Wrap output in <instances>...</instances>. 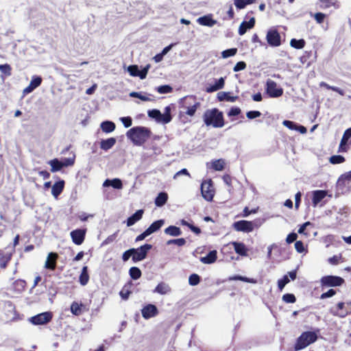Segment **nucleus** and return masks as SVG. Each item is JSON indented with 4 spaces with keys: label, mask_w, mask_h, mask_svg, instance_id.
<instances>
[{
    "label": "nucleus",
    "mask_w": 351,
    "mask_h": 351,
    "mask_svg": "<svg viewBox=\"0 0 351 351\" xmlns=\"http://www.w3.org/2000/svg\"><path fill=\"white\" fill-rule=\"evenodd\" d=\"M200 106V102L197 100V97L195 95H188L183 97L180 101V107L183 110L180 112V119L184 123H186L185 116L193 117Z\"/></svg>",
    "instance_id": "nucleus-1"
},
{
    "label": "nucleus",
    "mask_w": 351,
    "mask_h": 351,
    "mask_svg": "<svg viewBox=\"0 0 351 351\" xmlns=\"http://www.w3.org/2000/svg\"><path fill=\"white\" fill-rule=\"evenodd\" d=\"M151 135L149 128L142 126L134 127L127 132L128 137L134 145L141 146L143 145Z\"/></svg>",
    "instance_id": "nucleus-2"
},
{
    "label": "nucleus",
    "mask_w": 351,
    "mask_h": 351,
    "mask_svg": "<svg viewBox=\"0 0 351 351\" xmlns=\"http://www.w3.org/2000/svg\"><path fill=\"white\" fill-rule=\"evenodd\" d=\"M203 119L207 126L212 125L213 128H222L225 124L223 112L217 108L206 110Z\"/></svg>",
    "instance_id": "nucleus-3"
},
{
    "label": "nucleus",
    "mask_w": 351,
    "mask_h": 351,
    "mask_svg": "<svg viewBox=\"0 0 351 351\" xmlns=\"http://www.w3.org/2000/svg\"><path fill=\"white\" fill-rule=\"evenodd\" d=\"M330 313L339 318H345L351 315V301L339 302L330 307Z\"/></svg>",
    "instance_id": "nucleus-4"
},
{
    "label": "nucleus",
    "mask_w": 351,
    "mask_h": 351,
    "mask_svg": "<svg viewBox=\"0 0 351 351\" xmlns=\"http://www.w3.org/2000/svg\"><path fill=\"white\" fill-rule=\"evenodd\" d=\"M317 339V336L315 332L306 331L302 332L297 339L294 348L300 350L307 347L311 343H314Z\"/></svg>",
    "instance_id": "nucleus-5"
},
{
    "label": "nucleus",
    "mask_w": 351,
    "mask_h": 351,
    "mask_svg": "<svg viewBox=\"0 0 351 351\" xmlns=\"http://www.w3.org/2000/svg\"><path fill=\"white\" fill-rule=\"evenodd\" d=\"M345 282L343 278L337 276H324L320 280L322 287H340Z\"/></svg>",
    "instance_id": "nucleus-6"
},
{
    "label": "nucleus",
    "mask_w": 351,
    "mask_h": 351,
    "mask_svg": "<svg viewBox=\"0 0 351 351\" xmlns=\"http://www.w3.org/2000/svg\"><path fill=\"white\" fill-rule=\"evenodd\" d=\"M201 193L202 197L206 201H212L215 195V189L213 186V181L209 179L204 180L201 184Z\"/></svg>",
    "instance_id": "nucleus-7"
},
{
    "label": "nucleus",
    "mask_w": 351,
    "mask_h": 351,
    "mask_svg": "<svg viewBox=\"0 0 351 351\" xmlns=\"http://www.w3.org/2000/svg\"><path fill=\"white\" fill-rule=\"evenodd\" d=\"M258 225H256L254 221H246V220H240L238 221H235L233 223V228L234 230L239 232H251L254 230L255 227H258Z\"/></svg>",
    "instance_id": "nucleus-8"
},
{
    "label": "nucleus",
    "mask_w": 351,
    "mask_h": 351,
    "mask_svg": "<svg viewBox=\"0 0 351 351\" xmlns=\"http://www.w3.org/2000/svg\"><path fill=\"white\" fill-rule=\"evenodd\" d=\"M268 45L273 47H279L282 44L281 36L275 28L270 29L266 35Z\"/></svg>",
    "instance_id": "nucleus-9"
},
{
    "label": "nucleus",
    "mask_w": 351,
    "mask_h": 351,
    "mask_svg": "<svg viewBox=\"0 0 351 351\" xmlns=\"http://www.w3.org/2000/svg\"><path fill=\"white\" fill-rule=\"evenodd\" d=\"M266 92L270 97H279L283 94V89L279 87L276 82L267 80L266 82Z\"/></svg>",
    "instance_id": "nucleus-10"
},
{
    "label": "nucleus",
    "mask_w": 351,
    "mask_h": 351,
    "mask_svg": "<svg viewBox=\"0 0 351 351\" xmlns=\"http://www.w3.org/2000/svg\"><path fill=\"white\" fill-rule=\"evenodd\" d=\"M152 247V245L151 244L146 243L137 249L134 248V252L132 253V261L136 263L145 259Z\"/></svg>",
    "instance_id": "nucleus-11"
},
{
    "label": "nucleus",
    "mask_w": 351,
    "mask_h": 351,
    "mask_svg": "<svg viewBox=\"0 0 351 351\" xmlns=\"http://www.w3.org/2000/svg\"><path fill=\"white\" fill-rule=\"evenodd\" d=\"M52 317L51 312H44L32 317L31 322L34 325H43L51 322Z\"/></svg>",
    "instance_id": "nucleus-12"
},
{
    "label": "nucleus",
    "mask_w": 351,
    "mask_h": 351,
    "mask_svg": "<svg viewBox=\"0 0 351 351\" xmlns=\"http://www.w3.org/2000/svg\"><path fill=\"white\" fill-rule=\"evenodd\" d=\"M86 229H75L71 232L70 236L73 243L77 245L82 244L85 240Z\"/></svg>",
    "instance_id": "nucleus-13"
},
{
    "label": "nucleus",
    "mask_w": 351,
    "mask_h": 351,
    "mask_svg": "<svg viewBox=\"0 0 351 351\" xmlns=\"http://www.w3.org/2000/svg\"><path fill=\"white\" fill-rule=\"evenodd\" d=\"M141 313L143 318L147 319L157 315L158 311L154 304H149L142 308Z\"/></svg>",
    "instance_id": "nucleus-14"
},
{
    "label": "nucleus",
    "mask_w": 351,
    "mask_h": 351,
    "mask_svg": "<svg viewBox=\"0 0 351 351\" xmlns=\"http://www.w3.org/2000/svg\"><path fill=\"white\" fill-rule=\"evenodd\" d=\"M70 310L73 315L79 316L84 312L86 311L88 309H86V306L82 302L79 303L74 301L71 304Z\"/></svg>",
    "instance_id": "nucleus-15"
},
{
    "label": "nucleus",
    "mask_w": 351,
    "mask_h": 351,
    "mask_svg": "<svg viewBox=\"0 0 351 351\" xmlns=\"http://www.w3.org/2000/svg\"><path fill=\"white\" fill-rule=\"evenodd\" d=\"M256 20L254 17L250 18L248 21H243L239 27V34L242 36L246 33L247 29L253 28L255 25Z\"/></svg>",
    "instance_id": "nucleus-16"
},
{
    "label": "nucleus",
    "mask_w": 351,
    "mask_h": 351,
    "mask_svg": "<svg viewBox=\"0 0 351 351\" xmlns=\"http://www.w3.org/2000/svg\"><path fill=\"white\" fill-rule=\"evenodd\" d=\"M230 244L234 247V250L237 254L241 256H247L248 249L245 243L242 242L232 241Z\"/></svg>",
    "instance_id": "nucleus-17"
},
{
    "label": "nucleus",
    "mask_w": 351,
    "mask_h": 351,
    "mask_svg": "<svg viewBox=\"0 0 351 351\" xmlns=\"http://www.w3.org/2000/svg\"><path fill=\"white\" fill-rule=\"evenodd\" d=\"M58 258V254H56L55 252H50L48 254L47 258L45 262V268L52 270V271L54 270L56 267Z\"/></svg>",
    "instance_id": "nucleus-18"
},
{
    "label": "nucleus",
    "mask_w": 351,
    "mask_h": 351,
    "mask_svg": "<svg viewBox=\"0 0 351 351\" xmlns=\"http://www.w3.org/2000/svg\"><path fill=\"white\" fill-rule=\"evenodd\" d=\"M144 213V210L140 209L138 210L134 213L132 216L129 217L127 219L126 223L127 226L130 227L133 226L137 221L141 220L143 217Z\"/></svg>",
    "instance_id": "nucleus-19"
},
{
    "label": "nucleus",
    "mask_w": 351,
    "mask_h": 351,
    "mask_svg": "<svg viewBox=\"0 0 351 351\" xmlns=\"http://www.w3.org/2000/svg\"><path fill=\"white\" fill-rule=\"evenodd\" d=\"M65 182L63 180H59L51 186V194L53 197H58L63 191Z\"/></svg>",
    "instance_id": "nucleus-20"
},
{
    "label": "nucleus",
    "mask_w": 351,
    "mask_h": 351,
    "mask_svg": "<svg viewBox=\"0 0 351 351\" xmlns=\"http://www.w3.org/2000/svg\"><path fill=\"white\" fill-rule=\"evenodd\" d=\"M327 195V192L323 190L315 191L313 193L312 202L316 206Z\"/></svg>",
    "instance_id": "nucleus-21"
},
{
    "label": "nucleus",
    "mask_w": 351,
    "mask_h": 351,
    "mask_svg": "<svg viewBox=\"0 0 351 351\" xmlns=\"http://www.w3.org/2000/svg\"><path fill=\"white\" fill-rule=\"evenodd\" d=\"M27 282L25 280L17 279L13 282V290L14 292L21 293L25 291Z\"/></svg>",
    "instance_id": "nucleus-22"
},
{
    "label": "nucleus",
    "mask_w": 351,
    "mask_h": 351,
    "mask_svg": "<svg viewBox=\"0 0 351 351\" xmlns=\"http://www.w3.org/2000/svg\"><path fill=\"white\" fill-rule=\"evenodd\" d=\"M197 21L199 24L208 27H213L217 23L215 20L213 19L211 15H205L201 16L198 18Z\"/></svg>",
    "instance_id": "nucleus-23"
},
{
    "label": "nucleus",
    "mask_w": 351,
    "mask_h": 351,
    "mask_svg": "<svg viewBox=\"0 0 351 351\" xmlns=\"http://www.w3.org/2000/svg\"><path fill=\"white\" fill-rule=\"evenodd\" d=\"M217 258V253L216 250H212L204 257L200 258V261L204 264H212L216 261Z\"/></svg>",
    "instance_id": "nucleus-24"
},
{
    "label": "nucleus",
    "mask_w": 351,
    "mask_h": 351,
    "mask_svg": "<svg viewBox=\"0 0 351 351\" xmlns=\"http://www.w3.org/2000/svg\"><path fill=\"white\" fill-rule=\"evenodd\" d=\"M132 283L131 281H130L125 284L124 286L122 287L121 290L119 292V295L123 300H127L129 298L130 294L132 293Z\"/></svg>",
    "instance_id": "nucleus-25"
},
{
    "label": "nucleus",
    "mask_w": 351,
    "mask_h": 351,
    "mask_svg": "<svg viewBox=\"0 0 351 351\" xmlns=\"http://www.w3.org/2000/svg\"><path fill=\"white\" fill-rule=\"evenodd\" d=\"M217 99L219 101H227L234 102L238 99V96H231L230 92H219L217 93Z\"/></svg>",
    "instance_id": "nucleus-26"
},
{
    "label": "nucleus",
    "mask_w": 351,
    "mask_h": 351,
    "mask_svg": "<svg viewBox=\"0 0 351 351\" xmlns=\"http://www.w3.org/2000/svg\"><path fill=\"white\" fill-rule=\"evenodd\" d=\"M116 142V138L114 137L101 140L100 142V148L104 151H108L115 145Z\"/></svg>",
    "instance_id": "nucleus-27"
},
{
    "label": "nucleus",
    "mask_w": 351,
    "mask_h": 351,
    "mask_svg": "<svg viewBox=\"0 0 351 351\" xmlns=\"http://www.w3.org/2000/svg\"><path fill=\"white\" fill-rule=\"evenodd\" d=\"M225 81L223 77H220L215 84L210 85V86L206 88V91L207 93H213L220 90L224 87Z\"/></svg>",
    "instance_id": "nucleus-28"
},
{
    "label": "nucleus",
    "mask_w": 351,
    "mask_h": 351,
    "mask_svg": "<svg viewBox=\"0 0 351 351\" xmlns=\"http://www.w3.org/2000/svg\"><path fill=\"white\" fill-rule=\"evenodd\" d=\"M89 281V275L88 273V267L84 266L82 269L81 274L79 277V282L81 285L85 286Z\"/></svg>",
    "instance_id": "nucleus-29"
},
{
    "label": "nucleus",
    "mask_w": 351,
    "mask_h": 351,
    "mask_svg": "<svg viewBox=\"0 0 351 351\" xmlns=\"http://www.w3.org/2000/svg\"><path fill=\"white\" fill-rule=\"evenodd\" d=\"M104 186H111L114 189H121L123 187V184H122L121 180L119 178H114L113 180L107 179L104 181Z\"/></svg>",
    "instance_id": "nucleus-30"
},
{
    "label": "nucleus",
    "mask_w": 351,
    "mask_h": 351,
    "mask_svg": "<svg viewBox=\"0 0 351 351\" xmlns=\"http://www.w3.org/2000/svg\"><path fill=\"white\" fill-rule=\"evenodd\" d=\"M165 223V221L163 219H159L153 222L146 230L148 232L149 234L158 231L161 228V227Z\"/></svg>",
    "instance_id": "nucleus-31"
},
{
    "label": "nucleus",
    "mask_w": 351,
    "mask_h": 351,
    "mask_svg": "<svg viewBox=\"0 0 351 351\" xmlns=\"http://www.w3.org/2000/svg\"><path fill=\"white\" fill-rule=\"evenodd\" d=\"M48 164L51 166V171L56 172L60 171L63 167V164L57 158H54L48 162Z\"/></svg>",
    "instance_id": "nucleus-32"
},
{
    "label": "nucleus",
    "mask_w": 351,
    "mask_h": 351,
    "mask_svg": "<svg viewBox=\"0 0 351 351\" xmlns=\"http://www.w3.org/2000/svg\"><path fill=\"white\" fill-rule=\"evenodd\" d=\"M165 233L172 237H178L182 234V231L177 226H169L165 230Z\"/></svg>",
    "instance_id": "nucleus-33"
},
{
    "label": "nucleus",
    "mask_w": 351,
    "mask_h": 351,
    "mask_svg": "<svg viewBox=\"0 0 351 351\" xmlns=\"http://www.w3.org/2000/svg\"><path fill=\"white\" fill-rule=\"evenodd\" d=\"M11 258V254H3L0 252V267L1 269L6 268Z\"/></svg>",
    "instance_id": "nucleus-34"
},
{
    "label": "nucleus",
    "mask_w": 351,
    "mask_h": 351,
    "mask_svg": "<svg viewBox=\"0 0 351 351\" xmlns=\"http://www.w3.org/2000/svg\"><path fill=\"white\" fill-rule=\"evenodd\" d=\"M115 127L116 126L114 123L110 121H104L101 124V128L102 131L106 133H110L113 132L115 130Z\"/></svg>",
    "instance_id": "nucleus-35"
},
{
    "label": "nucleus",
    "mask_w": 351,
    "mask_h": 351,
    "mask_svg": "<svg viewBox=\"0 0 351 351\" xmlns=\"http://www.w3.org/2000/svg\"><path fill=\"white\" fill-rule=\"evenodd\" d=\"M228 280H230V281L240 280V281H243L245 282L252 283V284H255L257 282L256 279L250 278H247V277L242 276H239V275H234L233 276H230L228 278Z\"/></svg>",
    "instance_id": "nucleus-36"
},
{
    "label": "nucleus",
    "mask_w": 351,
    "mask_h": 351,
    "mask_svg": "<svg viewBox=\"0 0 351 351\" xmlns=\"http://www.w3.org/2000/svg\"><path fill=\"white\" fill-rule=\"evenodd\" d=\"M170 290L169 287L166 283L162 282L158 284L154 291L161 295H165L169 292Z\"/></svg>",
    "instance_id": "nucleus-37"
},
{
    "label": "nucleus",
    "mask_w": 351,
    "mask_h": 351,
    "mask_svg": "<svg viewBox=\"0 0 351 351\" xmlns=\"http://www.w3.org/2000/svg\"><path fill=\"white\" fill-rule=\"evenodd\" d=\"M172 119L171 112H170V108L167 107L165 108V112L164 114H161V117H160V119L158 122H160L162 123H169Z\"/></svg>",
    "instance_id": "nucleus-38"
},
{
    "label": "nucleus",
    "mask_w": 351,
    "mask_h": 351,
    "mask_svg": "<svg viewBox=\"0 0 351 351\" xmlns=\"http://www.w3.org/2000/svg\"><path fill=\"white\" fill-rule=\"evenodd\" d=\"M168 199V195L166 193L161 192L160 193L155 199V204L157 206H163Z\"/></svg>",
    "instance_id": "nucleus-39"
},
{
    "label": "nucleus",
    "mask_w": 351,
    "mask_h": 351,
    "mask_svg": "<svg viewBox=\"0 0 351 351\" xmlns=\"http://www.w3.org/2000/svg\"><path fill=\"white\" fill-rule=\"evenodd\" d=\"M320 3V8L322 9H327L332 6L337 7V1L336 0H318Z\"/></svg>",
    "instance_id": "nucleus-40"
},
{
    "label": "nucleus",
    "mask_w": 351,
    "mask_h": 351,
    "mask_svg": "<svg viewBox=\"0 0 351 351\" xmlns=\"http://www.w3.org/2000/svg\"><path fill=\"white\" fill-rule=\"evenodd\" d=\"M319 86L325 88L327 90H332L337 93L338 94H339L341 96H343L345 95V92L343 90H342L338 87H336V86H330L329 84H328L327 83H326L324 82H321L319 83Z\"/></svg>",
    "instance_id": "nucleus-41"
},
{
    "label": "nucleus",
    "mask_w": 351,
    "mask_h": 351,
    "mask_svg": "<svg viewBox=\"0 0 351 351\" xmlns=\"http://www.w3.org/2000/svg\"><path fill=\"white\" fill-rule=\"evenodd\" d=\"M306 42L304 39L297 40L292 38L290 41V45L297 49H301L304 47Z\"/></svg>",
    "instance_id": "nucleus-42"
},
{
    "label": "nucleus",
    "mask_w": 351,
    "mask_h": 351,
    "mask_svg": "<svg viewBox=\"0 0 351 351\" xmlns=\"http://www.w3.org/2000/svg\"><path fill=\"white\" fill-rule=\"evenodd\" d=\"M129 274L133 280H137L141 278L142 272L137 267H132L129 270Z\"/></svg>",
    "instance_id": "nucleus-43"
},
{
    "label": "nucleus",
    "mask_w": 351,
    "mask_h": 351,
    "mask_svg": "<svg viewBox=\"0 0 351 351\" xmlns=\"http://www.w3.org/2000/svg\"><path fill=\"white\" fill-rule=\"evenodd\" d=\"M225 161L223 159L215 160L212 162V167L215 171H222L225 167Z\"/></svg>",
    "instance_id": "nucleus-44"
},
{
    "label": "nucleus",
    "mask_w": 351,
    "mask_h": 351,
    "mask_svg": "<svg viewBox=\"0 0 351 351\" xmlns=\"http://www.w3.org/2000/svg\"><path fill=\"white\" fill-rule=\"evenodd\" d=\"M201 281L200 276L197 274H192L189 278V284L191 286L197 285Z\"/></svg>",
    "instance_id": "nucleus-45"
},
{
    "label": "nucleus",
    "mask_w": 351,
    "mask_h": 351,
    "mask_svg": "<svg viewBox=\"0 0 351 351\" xmlns=\"http://www.w3.org/2000/svg\"><path fill=\"white\" fill-rule=\"evenodd\" d=\"M254 2V0H234L235 6L241 10L243 9L247 5L251 4Z\"/></svg>",
    "instance_id": "nucleus-46"
},
{
    "label": "nucleus",
    "mask_w": 351,
    "mask_h": 351,
    "mask_svg": "<svg viewBox=\"0 0 351 351\" xmlns=\"http://www.w3.org/2000/svg\"><path fill=\"white\" fill-rule=\"evenodd\" d=\"M282 300L284 302L287 304H293L296 301V298L293 293H285L282 295Z\"/></svg>",
    "instance_id": "nucleus-47"
},
{
    "label": "nucleus",
    "mask_w": 351,
    "mask_h": 351,
    "mask_svg": "<svg viewBox=\"0 0 351 351\" xmlns=\"http://www.w3.org/2000/svg\"><path fill=\"white\" fill-rule=\"evenodd\" d=\"M237 53V48H231L226 50H224L221 53V56L223 58H228L229 57L234 56Z\"/></svg>",
    "instance_id": "nucleus-48"
},
{
    "label": "nucleus",
    "mask_w": 351,
    "mask_h": 351,
    "mask_svg": "<svg viewBox=\"0 0 351 351\" xmlns=\"http://www.w3.org/2000/svg\"><path fill=\"white\" fill-rule=\"evenodd\" d=\"M174 244L178 246H183L186 244V240L184 238H179V239H170L167 241V245H171Z\"/></svg>",
    "instance_id": "nucleus-49"
},
{
    "label": "nucleus",
    "mask_w": 351,
    "mask_h": 351,
    "mask_svg": "<svg viewBox=\"0 0 351 351\" xmlns=\"http://www.w3.org/2000/svg\"><path fill=\"white\" fill-rule=\"evenodd\" d=\"M329 161L334 165L340 164L345 161V158L341 155H334L329 158Z\"/></svg>",
    "instance_id": "nucleus-50"
},
{
    "label": "nucleus",
    "mask_w": 351,
    "mask_h": 351,
    "mask_svg": "<svg viewBox=\"0 0 351 351\" xmlns=\"http://www.w3.org/2000/svg\"><path fill=\"white\" fill-rule=\"evenodd\" d=\"M290 282L289 278L287 275H285L281 279L278 280V287L280 291H282L287 284Z\"/></svg>",
    "instance_id": "nucleus-51"
},
{
    "label": "nucleus",
    "mask_w": 351,
    "mask_h": 351,
    "mask_svg": "<svg viewBox=\"0 0 351 351\" xmlns=\"http://www.w3.org/2000/svg\"><path fill=\"white\" fill-rule=\"evenodd\" d=\"M0 71L6 76H10L12 74V67L8 64H0Z\"/></svg>",
    "instance_id": "nucleus-52"
},
{
    "label": "nucleus",
    "mask_w": 351,
    "mask_h": 351,
    "mask_svg": "<svg viewBox=\"0 0 351 351\" xmlns=\"http://www.w3.org/2000/svg\"><path fill=\"white\" fill-rule=\"evenodd\" d=\"M147 114L149 117L156 119V121L157 122L158 121V120L160 119V117H161L160 111L157 109H153V110H149Z\"/></svg>",
    "instance_id": "nucleus-53"
},
{
    "label": "nucleus",
    "mask_w": 351,
    "mask_h": 351,
    "mask_svg": "<svg viewBox=\"0 0 351 351\" xmlns=\"http://www.w3.org/2000/svg\"><path fill=\"white\" fill-rule=\"evenodd\" d=\"M156 90L160 94H166L172 92L173 88L169 85H162L158 86Z\"/></svg>",
    "instance_id": "nucleus-54"
},
{
    "label": "nucleus",
    "mask_w": 351,
    "mask_h": 351,
    "mask_svg": "<svg viewBox=\"0 0 351 351\" xmlns=\"http://www.w3.org/2000/svg\"><path fill=\"white\" fill-rule=\"evenodd\" d=\"M313 18L318 24H322L326 18V14L322 12H317L313 14Z\"/></svg>",
    "instance_id": "nucleus-55"
},
{
    "label": "nucleus",
    "mask_w": 351,
    "mask_h": 351,
    "mask_svg": "<svg viewBox=\"0 0 351 351\" xmlns=\"http://www.w3.org/2000/svg\"><path fill=\"white\" fill-rule=\"evenodd\" d=\"M128 71L130 75L136 77L138 76L139 69L137 65H130L128 68Z\"/></svg>",
    "instance_id": "nucleus-56"
},
{
    "label": "nucleus",
    "mask_w": 351,
    "mask_h": 351,
    "mask_svg": "<svg viewBox=\"0 0 351 351\" xmlns=\"http://www.w3.org/2000/svg\"><path fill=\"white\" fill-rule=\"evenodd\" d=\"M41 83H42V78H41V77H40V76H34L32 79V80H31L29 84L35 89L36 88L38 87L41 84Z\"/></svg>",
    "instance_id": "nucleus-57"
},
{
    "label": "nucleus",
    "mask_w": 351,
    "mask_h": 351,
    "mask_svg": "<svg viewBox=\"0 0 351 351\" xmlns=\"http://www.w3.org/2000/svg\"><path fill=\"white\" fill-rule=\"evenodd\" d=\"M246 63L243 61L238 62L233 68L234 72H238L244 70L246 68Z\"/></svg>",
    "instance_id": "nucleus-58"
},
{
    "label": "nucleus",
    "mask_w": 351,
    "mask_h": 351,
    "mask_svg": "<svg viewBox=\"0 0 351 351\" xmlns=\"http://www.w3.org/2000/svg\"><path fill=\"white\" fill-rule=\"evenodd\" d=\"M295 249L298 253H303L305 251L303 242L302 241H296L295 243Z\"/></svg>",
    "instance_id": "nucleus-59"
},
{
    "label": "nucleus",
    "mask_w": 351,
    "mask_h": 351,
    "mask_svg": "<svg viewBox=\"0 0 351 351\" xmlns=\"http://www.w3.org/2000/svg\"><path fill=\"white\" fill-rule=\"evenodd\" d=\"M283 125L289 128L291 130H295L297 128V124H295L294 122L289 121V120H285L282 122Z\"/></svg>",
    "instance_id": "nucleus-60"
},
{
    "label": "nucleus",
    "mask_w": 351,
    "mask_h": 351,
    "mask_svg": "<svg viewBox=\"0 0 351 351\" xmlns=\"http://www.w3.org/2000/svg\"><path fill=\"white\" fill-rule=\"evenodd\" d=\"M134 252V248H131L128 250H126L125 252H123L122 255V259L124 262H126L129 260L130 256L132 257V253Z\"/></svg>",
    "instance_id": "nucleus-61"
},
{
    "label": "nucleus",
    "mask_w": 351,
    "mask_h": 351,
    "mask_svg": "<svg viewBox=\"0 0 351 351\" xmlns=\"http://www.w3.org/2000/svg\"><path fill=\"white\" fill-rule=\"evenodd\" d=\"M61 162L63 164L64 167L72 166L75 163V156L72 158H64Z\"/></svg>",
    "instance_id": "nucleus-62"
},
{
    "label": "nucleus",
    "mask_w": 351,
    "mask_h": 351,
    "mask_svg": "<svg viewBox=\"0 0 351 351\" xmlns=\"http://www.w3.org/2000/svg\"><path fill=\"white\" fill-rule=\"evenodd\" d=\"M121 121L125 128H129L132 124V119L130 117H124L121 118Z\"/></svg>",
    "instance_id": "nucleus-63"
},
{
    "label": "nucleus",
    "mask_w": 351,
    "mask_h": 351,
    "mask_svg": "<svg viewBox=\"0 0 351 351\" xmlns=\"http://www.w3.org/2000/svg\"><path fill=\"white\" fill-rule=\"evenodd\" d=\"M261 115V112L257 110L249 111L246 113V116L250 119H253L259 117Z\"/></svg>",
    "instance_id": "nucleus-64"
}]
</instances>
